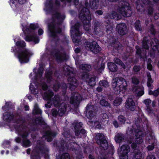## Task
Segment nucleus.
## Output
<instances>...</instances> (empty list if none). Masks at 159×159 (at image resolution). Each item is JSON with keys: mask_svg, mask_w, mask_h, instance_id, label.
Listing matches in <instances>:
<instances>
[{"mask_svg": "<svg viewBox=\"0 0 159 159\" xmlns=\"http://www.w3.org/2000/svg\"><path fill=\"white\" fill-rule=\"evenodd\" d=\"M85 48L90 50L92 52L97 54L101 51V48L99 47L98 44L95 42L92 43L87 42L84 44Z\"/></svg>", "mask_w": 159, "mask_h": 159, "instance_id": "nucleus-5", "label": "nucleus"}, {"mask_svg": "<svg viewBox=\"0 0 159 159\" xmlns=\"http://www.w3.org/2000/svg\"><path fill=\"white\" fill-rule=\"evenodd\" d=\"M58 114L57 111L53 109L52 110V115L53 116H56Z\"/></svg>", "mask_w": 159, "mask_h": 159, "instance_id": "nucleus-52", "label": "nucleus"}, {"mask_svg": "<svg viewBox=\"0 0 159 159\" xmlns=\"http://www.w3.org/2000/svg\"><path fill=\"white\" fill-rule=\"evenodd\" d=\"M68 81L70 85V88L72 90L75 89L78 85L77 82L74 77L69 78Z\"/></svg>", "mask_w": 159, "mask_h": 159, "instance_id": "nucleus-13", "label": "nucleus"}, {"mask_svg": "<svg viewBox=\"0 0 159 159\" xmlns=\"http://www.w3.org/2000/svg\"><path fill=\"white\" fill-rule=\"evenodd\" d=\"M113 124L117 128V127H118V123L116 121H113Z\"/></svg>", "mask_w": 159, "mask_h": 159, "instance_id": "nucleus-62", "label": "nucleus"}, {"mask_svg": "<svg viewBox=\"0 0 159 159\" xmlns=\"http://www.w3.org/2000/svg\"><path fill=\"white\" fill-rule=\"evenodd\" d=\"M54 106L58 107L59 106L58 103L59 102V98L58 96H55L52 102Z\"/></svg>", "mask_w": 159, "mask_h": 159, "instance_id": "nucleus-26", "label": "nucleus"}, {"mask_svg": "<svg viewBox=\"0 0 159 159\" xmlns=\"http://www.w3.org/2000/svg\"><path fill=\"white\" fill-rule=\"evenodd\" d=\"M147 148L149 150H151L153 149L154 148V146L153 145H150L148 146Z\"/></svg>", "mask_w": 159, "mask_h": 159, "instance_id": "nucleus-55", "label": "nucleus"}, {"mask_svg": "<svg viewBox=\"0 0 159 159\" xmlns=\"http://www.w3.org/2000/svg\"><path fill=\"white\" fill-rule=\"evenodd\" d=\"M157 40L156 39H152V43H151V46L152 47L153 49L155 50V49L156 48L159 52V45L157 46Z\"/></svg>", "mask_w": 159, "mask_h": 159, "instance_id": "nucleus-23", "label": "nucleus"}, {"mask_svg": "<svg viewBox=\"0 0 159 159\" xmlns=\"http://www.w3.org/2000/svg\"><path fill=\"white\" fill-rule=\"evenodd\" d=\"M66 105L64 103L62 102L59 106V114L62 116L66 111Z\"/></svg>", "mask_w": 159, "mask_h": 159, "instance_id": "nucleus-16", "label": "nucleus"}, {"mask_svg": "<svg viewBox=\"0 0 159 159\" xmlns=\"http://www.w3.org/2000/svg\"><path fill=\"white\" fill-rule=\"evenodd\" d=\"M147 76L148 78V81L147 82V85L148 87H150V88H152V84L153 82V81L152 80L151 76L150 74H148Z\"/></svg>", "mask_w": 159, "mask_h": 159, "instance_id": "nucleus-27", "label": "nucleus"}, {"mask_svg": "<svg viewBox=\"0 0 159 159\" xmlns=\"http://www.w3.org/2000/svg\"><path fill=\"white\" fill-rule=\"evenodd\" d=\"M30 144V142L28 140H25L23 141V146L27 147H29Z\"/></svg>", "mask_w": 159, "mask_h": 159, "instance_id": "nucleus-37", "label": "nucleus"}, {"mask_svg": "<svg viewBox=\"0 0 159 159\" xmlns=\"http://www.w3.org/2000/svg\"><path fill=\"white\" fill-rule=\"evenodd\" d=\"M99 5V0H90L89 6L93 9H97Z\"/></svg>", "mask_w": 159, "mask_h": 159, "instance_id": "nucleus-17", "label": "nucleus"}, {"mask_svg": "<svg viewBox=\"0 0 159 159\" xmlns=\"http://www.w3.org/2000/svg\"><path fill=\"white\" fill-rule=\"evenodd\" d=\"M48 28L50 32L51 33V35L52 36H55V35L54 29L53 26L52 27H50V26H48Z\"/></svg>", "mask_w": 159, "mask_h": 159, "instance_id": "nucleus-38", "label": "nucleus"}, {"mask_svg": "<svg viewBox=\"0 0 159 159\" xmlns=\"http://www.w3.org/2000/svg\"><path fill=\"white\" fill-rule=\"evenodd\" d=\"M99 85L104 88H107L109 86L108 82L105 80L100 81L99 82Z\"/></svg>", "mask_w": 159, "mask_h": 159, "instance_id": "nucleus-29", "label": "nucleus"}, {"mask_svg": "<svg viewBox=\"0 0 159 159\" xmlns=\"http://www.w3.org/2000/svg\"><path fill=\"white\" fill-rule=\"evenodd\" d=\"M92 107L91 106H88L86 107V109L87 110V115L88 117L91 119H92V118H93L94 115L93 113V111H91V112L89 111V109L92 108Z\"/></svg>", "mask_w": 159, "mask_h": 159, "instance_id": "nucleus-25", "label": "nucleus"}, {"mask_svg": "<svg viewBox=\"0 0 159 159\" xmlns=\"http://www.w3.org/2000/svg\"><path fill=\"white\" fill-rule=\"evenodd\" d=\"M134 70L135 72H138L140 70V67L139 66H134Z\"/></svg>", "mask_w": 159, "mask_h": 159, "instance_id": "nucleus-49", "label": "nucleus"}, {"mask_svg": "<svg viewBox=\"0 0 159 159\" xmlns=\"http://www.w3.org/2000/svg\"><path fill=\"white\" fill-rule=\"evenodd\" d=\"M133 91L134 93L137 94V95L139 96H141L144 93L143 88L142 87H139L138 86H135L133 88Z\"/></svg>", "mask_w": 159, "mask_h": 159, "instance_id": "nucleus-14", "label": "nucleus"}, {"mask_svg": "<svg viewBox=\"0 0 159 159\" xmlns=\"http://www.w3.org/2000/svg\"><path fill=\"white\" fill-rule=\"evenodd\" d=\"M122 101V98H116L114 102V104L116 106H118L120 105Z\"/></svg>", "mask_w": 159, "mask_h": 159, "instance_id": "nucleus-33", "label": "nucleus"}, {"mask_svg": "<svg viewBox=\"0 0 159 159\" xmlns=\"http://www.w3.org/2000/svg\"><path fill=\"white\" fill-rule=\"evenodd\" d=\"M125 106L126 107L131 111H134L135 109V104L131 98H129L127 100Z\"/></svg>", "mask_w": 159, "mask_h": 159, "instance_id": "nucleus-10", "label": "nucleus"}, {"mask_svg": "<svg viewBox=\"0 0 159 159\" xmlns=\"http://www.w3.org/2000/svg\"><path fill=\"white\" fill-rule=\"evenodd\" d=\"M132 82L133 84H137L139 83L138 80L136 77H133L132 78Z\"/></svg>", "mask_w": 159, "mask_h": 159, "instance_id": "nucleus-42", "label": "nucleus"}, {"mask_svg": "<svg viewBox=\"0 0 159 159\" xmlns=\"http://www.w3.org/2000/svg\"><path fill=\"white\" fill-rule=\"evenodd\" d=\"M100 104L103 106H108L110 105V104L108 102L104 99L100 101Z\"/></svg>", "mask_w": 159, "mask_h": 159, "instance_id": "nucleus-35", "label": "nucleus"}, {"mask_svg": "<svg viewBox=\"0 0 159 159\" xmlns=\"http://www.w3.org/2000/svg\"><path fill=\"white\" fill-rule=\"evenodd\" d=\"M140 127L139 126H137V129L134 130V134L136 136L135 142L138 144L141 143L143 141L142 137L143 134L142 132L140 130Z\"/></svg>", "mask_w": 159, "mask_h": 159, "instance_id": "nucleus-9", "label": "nucleus"}, {"mask_svg": "<svg viewBox=\"0 0 159 159\" xmlns=\"http://www.w3.org/2000/svg\"><path fill=\"white\" fill-rule=\"evenodd\" d=\"M82 100L81 96L79 94L75 93L73 97H71L70 99V102L71 104L77 105Z\"/></svg>", "mask_w": 159, "mask_h": 159, "instance_id": "nucleus-11", "label": "nucleus"}, {"mask_svg": "<svg viewBox=\"0 0 159 159\" xmlns=\"http://www.w3.org/2000/svg\"><path fill=\"white\" fill-rule=\"evenodd\" d=\"M31 159H39V157L36 156H31Z\"/></svg>", "mask_w": 159, "mask_h": 159, "instance_id": "nucleus-64", "label": "nucleus"}, {"mask_svg": "<svg viewBox=\"0 0 159 159\" xmlns=\"http://www.w3.org/2000/svg\"><path fill=\"white\" fill-rule=\"evenodd\" d=\"M118 119L121 124L125 123V118L124 116H119L118 117Z\"/></svg>", "mask_w": 159, "mask_h": 159, "instance_id": "nucleus-39", "label": "nucleus"}, {"mask_svg": "<svg viewBox=\"0 0 159 159\" xmlns=\"http://www.w3.org/2000/svg\"><path fill=\"white\" fill-rule=\"evenodd\" d=\"M79 24L77 23L75 24L74 27H72L71 29V33L73 34V36H72V39L75 43H78L79 41L76 39V37L81 35L79 30Z\"/></svg>", "mask_w": 159, "mask_h": 159, "instance_id": "nucleus-8", "label": "nucleus"}, {"mask_svg": "<svg viewBox=\"0 0 159 159\" xmlns=\"http://www.w3.org/2000/svg\"><path fill=\"white\" fill-rule=\"evenodd\" d=\"M96 139L97 143L100 145L104 149H107V148L108 147V143L103 134H97L96 136Z\"/></svg>", "mask_w": 159, "mask_h": 159, "instance_id": "nucleus-7", "label": "nucleus"}, {"mask_svg": "<svg viewBox=\"0 0 159 159\" xmlns=\"http://www.w3.org/2000/svg\"><path fill=\"white\" fill-rule=\"evenodd\" d=\"M111 18L115 19H119L120 18V17L116 12H113L111 14Z\"/></svg>", "mask_w": 159, "mask_h": 159, "instance_id": "nucleus-34", "label": "nucleus"}, {"mask_svg": "<svg viewBox=\"0 0 159 159\" xmlns=\"http://www.w3.org/2000/svg\"><path fill=\"white\" fill-rule=\"evenodd\" d=\"M42 87L43 89L44 90H46L47 88V86L45 84H43L42 85Z\"/></svg>", "mask_w": 159, "mask_h": 159, "instance_id": "nucleus-61", "label": "nucleus"}, {"mask_svg": "<svg viewBox=\"0 0 159 159\" xmlns=\"http://www.w3.org/2000/svg\"><path fill=\"white\" fill-rule=\"evenodd\" d=\"M84 79H87V81H88V84L91 86H93L95 84V77H92L89 79V75L88 74H86L84 76Z\"/></svg>", "mask_w": 159, "mask_h": 159, "instance_id": "nucleus-15", "label": "nucleus"}, {"mask_svg": "<svg viewBox=\"0 0 159 159\" xmlns=\"http://www.w3.org/2000/svg\"><path fill=\"white\" fill-rule=\"evenodd\" d=\"M43 33V30L42 29H39L38 31V33L39 35L42 34Z\"/></svg>", "mask_w": 159, "mask_h": 159, "instance_id": "nucleus-60", "label": "nucleus"}, {"mask_svg": "<svg viewBox=\"0 0 159 159\" xmlns=\"http://www.w3.org/2000/svg\"><path fill=\"white\" fill-rule=\"evenodd\" d=\"M51 5L52 1L51 0H47L45 4L46 7L48 8L51 7Z\"/></svg>", "mask_w": 159, "mask_h": 159, "instance_id": "nucleus-40", "label": "nucleus"}, {"mask_svg": "<svg viewBox=\"0 0 159 159\" xmlns=\"http://www.w3.org/2000/svg\"><path fill=\"white\" fill-rule=\"evenodd\" d=\"M159 94V89H157L153 92V95L156 96Z\"/></svg>", "mask_w": 159, "mask_h": 159, "instance_id": "nucleus-50", "label": "nucleus"}, {"mask_svg": "<svg viewBox=\"0 0 159 159\" xmlns=\"http://www.w3.org/2000/svg\"><path fill=\"white\" fill-rule=\"evenodd\" d=\"M119 6L118 11L119 13L125 17H129L131 14V11L129 4L126 2H123Z\"/></svg>", "mask_w": 159, "mask_h": 159, "instance_id": "nucleus-3", "label": "nucleus"}, {"mask_svg": "<svg viewBox=\"0 0 159 159\" xmlns=\"http://www.w3.org/2000/svg\"><path fill=\"white\" fill-rule=\"evenodd\" d=\"M151 101L149 99H147L144 101L143 102L146 105H148L151 103Z\"/></svg>", "mask_w": 159, "mask_h": 159, "instance_id": "nucleus-46", "label": "nucleus"}, {"mask_svg": "<svg viewBox=\"0 0 159 159\" xmlns=\"http://www.w3.org/2000/svg\"><path fill=\"white\" fill-rule=\"evenodd\" d=\"M130 151V148L126 145H122L118 150L120 159H128V153Z\"/></svg>", "mask_w": 159, "mask_h": 159, "instance_id": "nucleus-6", "label": "nucleus"}, {"mask_svg": "<svg viewBox=\"0 0 159 159\" xmlns=\"http://www.w3.org/2000/svg\"><path fill=\"white\" fill-rule=\"evenodd\" d=\"M51 72H50L48 75H46V77L47 78V80H50L51 78Z\"/></svg>", "mask_w": 159, "mask_h": 159, "instance_id": "nucleus-54", "label": "nucleus"}, {"mask_svg": "<svg viewBox=\"0 0 159 159\" xmlns=\"http://www.w3.org/2000/svg\"><path fill=\"white\" fill-rule=\"evenodd\" d=\"M116 29L118 30L119 33L121 35L125 34L127 32L126 26L124 23L117 25Z\"/></svg>", "mask_w": 159, "mask_h": 159, "instance_id": "nucleus-12", "label": "nucleus"}, {"mask_svg": "<svg viewBox=\"0 0 159 159\" xmlns=\"http://www.w3.org/2000/svg\"><path fill=\"white\" fill-rule=\"evenodd\" d=\"M115 140L117 143H120L124 139V136L121 134H118L115 137Z\"/></svg>", "mask_w": 159, "mask_h": 159, "instance_id": "nucleus-22", "label": "nucleus"}, {"mask_svg": "<svg viewBox=\"0 0 159 159\" xmlns=\"http://www.w3.org/2000/svg\"><path fill=\"white\" fill-rule=\"evenodd\" d=\"M143 47L146 49H148V46L147 45V43L146 42L143 41Z\"/></svg>", "mask_w": 159, "mask_h": 159, "instance_id": "nucleus-48", "label": "nucleus"}, {"mask_svg": "<svg viewBox=\"0 0 159 159\" xmlns=\"http://www.w3.org/2000/svg\"><path fill=\"white\" fill-rule=\"evenodd\" d=\"M61 159H70L69 154L66 153L63 154L61 157Z\"/></svg>", "mask_w": 159, "mask_h": 159, "instance_id": "nucleus-43", "label": "nucleus"}, {"mask_svg": "<svg viewBox=\"0 0 159 159\" xmlns=\"http://www.w3.org/2000/svg\"><path fill=\"white\" fill-rule=\"evenodd\" d=\"M25 45V42L23 41L17 42L16 43V45L19 47H24Z\"/></svg>", "mask_w": 159, "mask_h": 159, "instance_id": "nucleus-36", "label": "nucleus"}, {"mask_svg": "<svg viewBox=\"0 0 159 159\" xmlns=\"http://www.w3.org/2000/svg\"><path fill=\"white\" fill-rule=\"evenodd\" d=\"M92 122V124L91 125L92 126H94L97 128L99 129V128H100L101 125L99 124H98V122H95L93 123V121Z\"/></svg>", "mask_w": 159, "mask_h": 159, "instance_id": "nucleus-41", "label": "nucleus"}, {"mask_svg": "<svg viewBox=\"0 0 159 159\" xmlns=\"http://www.w3.org/2000/svg\"><path fill=\"white\" fill-rule=\"evenodd\" d=\"M56 135L55 133H52L48 131L45 134L46 138L48 142L51 141L52 140V137H53Z\"/></svg>", "mask_w": 159, "mask_h": 159, "instance_id": "nucleus-20", "label": "nucleus"}, {"mask_svg": "<svg viewBox=\"0 0 159 159\" xmlns=\"http://www.w3.org/2000/svg\"><path fill=\"white\" fill-rule=\"evenodd\" d=\"M135 28L137 30L140 31L141 30V28L139 24H137L136 23L135 25Z\"/></svg>", "mask_w": 159, "mask_h": 159, "instance_id": "nucleus-51", "label": "nucleus"}, {"mask_svg": "<svg viewBox=\"0 0 159 159\" xmlns=\"http://www.w3.org/2000/svg\"><path fill=\"white\" fill-rule=\"evenodd\" d=\"M25 39L28 41H33L35 43H37L39 41L38 38L32 36H27L25 38Z\"/></svg>", "mask_w": 159, "mask_h": 159, "instance_id": "nucleus-18", "label": "nucleus"}, {"mask_svg": "<svg viewBox=\"0 0 159 159\" xmlns=\"http://www.w3.org/2000/svg\"><path fill=\"white\" fill-rule=\"evenodd\" d=\"M53 95V94L52 92L50 91H49L48 93H44L43 97L45 100H48Z\"/></svg>", "mask_w": 159, "mask_h": 159, "instance_id": "nucleus-24", "label": "nucleus"}, {"mask_svg": "<svg viewBox=\"0 0 159 159\" xmlns=\"http://www.w3.org/2000/svg\"><path fill=\"white\" fill-rule=\"evenodd\" d=\"M33 112L34 113L40 114L41 113V111L39 109L38 106L35 104L34 106Z\"/></svg>", "mask_w": 159, "mask_h": 159, "instance_id": "nucleus-32", "label": "nucleus"}, {"mask_svg": "<svg viewBox=\"0 0 159 159\" xmlns=\"http://www.w3.org/2000/svg\"><path fill=\"white\" fill-rule=\"evenodd\" d=\"M114 61L116 64L120 65L123 69H125L126 67L125 65L118 58H115Z\"/></svg>", "mask_w": 159, "mask_h": 159, "instance_id": "nucleus-28", "label": "nucleus"}, {"mask_svg": "<svg viewBox=\"0 0 159 159\" xmlns=\"http://www.w3.org/2000/svg\"><path fill=\"white\" fill-rule=\"evenodd\" d=\"M56 16L58 20H62L64 19L65 18L64 16H61L59 14H57Z\"/></svg>", "mask_w": 159, "mask_h": 159, "instance_id": "nucleus-44", "label": "nucleus"}, {"mask_svg": "<svg viewBox=\"0 0 159 159\" xmlns=\"http://www.w3.org/2000/svg\"><path fill=\"white\" fill-rule=\"evenodd\" d=\"M133 159H140L142 156L140 152L138 150H135L133 154Z\"/></svg>", "mask_w": 159, "mask_h": 159, "instance_id": "nucleus-19", "label": "nucleus"}, {"mask_svg": "<svg viewBox=\"0 0 159 159\" xmlns=\"http://www.w3.org/2000/svg\"><path fill=\"white\" fill-rule=\"evenodd\" d=\"M33 54V52L27 49H24L19 53L18 57L19 61L21 63L27 62L29 58Z\"/></svg>", "mask_w": 159, "mask_h": 159, "instance_id": "nucleus-4", "label": "nucleus"}, {"mask_svg": "<svg viewBox=\"0 0 159 159\" xmlns=\"http://www.w3.org/2000/svg\"><path fill=\"white\" fill-rule=\"evenodd\" d=\"M12 118V116L8 113H6L3 116V119L7 121L8 120H11Z\"/></svg>", "mask_w": 159, "mask_h": 159, "instance_id": "nucleus-31", "label": "nucleus"}, {"mask_svg": "<svg viewBox=\"0 0 159 159\" xmlns=\"http://www.w3.org/2000/svg\"><path fill=\"white\" fill-rule=\"evenodd\" d=\"M136 48L137 49V54H139L141 52L140 49L138 47H137Z\"/></svg>", "mask_w": 159, "mask_h": 159, "instance_id": "nucleus-59", "label": "nucleus"}, {"mask_svg": "<svg viewBox=\"0 0 159 159\" xmlns=\"http://www.w3.org/2000/svg\"><path fill=\"white\" fill-rule=\"evenodd\" d=\"M127 84L125 79L122 78H116L112 80V86L115 91L125 92Z\"/></svg>", "mask_w": 159, "mask_h": 159, "instance_id": "nucleus-1", "label": "nucleus"}, {"mask_svg": "<svg viewBox=\"0 0 159 159\" xmlns=\"http://www.w3.org/2000/svg\"><path fill=\"white\" fill-rule=\"evenodd\" d=\"M107 65L109 69L111 71L115 72L117 70V66L113 63H108Z\"/></svg>", "mask_w": 159, "mask_h": 159, "instance_id": "nucleus-21", "label": "nucleus"}, {"mask_svg": "<svg viewBox=\"0 0 159 159\" xmlns=\"http://www.w3.org/2000/svg\"><path fill=\"white\" fill-rule=\"evenodd\" d=\"M147 159H155V157L152 155L148 156Z\"/></svg>", "mask_w": 159, "mask_h": 159, "instance_id": "nucleus-53", "label": "nucleus"}, {"mask_svg": "<svg viewBox=\"0 0 159 159\" xmlns=\"http://www.w3.org/2000/svg\"><path fill=\"white\" fill-rule=\"evenodd\" d=\"M80 67L81 69L87 71L91 69L90 66L87 64H82L80 66Z\"/></svg>", "mask_w": 159, "mask_h": 159, "instance_id": "nucleus-30", "label": "nucleus"}, {"mask_svg": "<svg viewBox=\"0 0 159 159\" xmlns=\"http://www.w3.org/2000/svg\"><path fill=\"white\" fill-rule=\"evenodd\" d=\"M32 80L31 81V83L30 84V90L32 92V93H34V88H33L32 87V86H33L32 85V84H33V83H32ZM33 84H35L34 83H33Z\"/></svg>", "mask_w": 159, "mask_h": 159, "instance_id": "nucleus-47", "label": "nucleus"}, {"mask_svg": "<svg viewBox=\"0 0 159 159\" xmlns=\"http://www.w3.org/2000/svg\"><path fill=\"white\" fill-rule=\"evenodd\" d=\"M80 18L82 20L85 30H89L90 26L89 23L91 17L88 9L84 8L83 9L80 14Z\"/></svg>", "mask_w": 159, "mask_h": 159, "instance_id": "nucleus-2", "label": "nucleus"}, {"mask_svg": "<svg viewBox=\"0 0 159 159\" xmlns=\"http://www.w3.org/2000/svg\"><path fill=\"white\" fill-rule=\"evenodd\" d=\"M151 59H149L148 60L147 67L150 70H151L152 68V65L150 64V63L151 62Z\"/></svg>", "mask_w": 159, "mask_h": 159, "instance_id": "nucleus-45", "label": "nucleus"}, {"mask_svg": "<svg viewBox=\"0 0 159 159\" xmlns=\"http://www.w3.org/2000/svg\"><path fill=\"white\" fill-rule=\"evenodd\" d=\"M133 132L131 129H129L127 130V133L128 134H131Z\"/></svg>", "mask_w": 159, "mask_h": 159, "instance_id": "nucleus-57", "label": "nucleus"}, {"mask_svg": "<svg viewBox=\"0 0 159 159\" xmlns=\"http://www.w3.org/2000/svg\"><path fill=\"white\" fill-rule=\"evenodd\" d=\"M36 28V26L33 24H31L30 25V28L33 30L35 29Z\"/></svg>", "mask_w": 159, "mask_h": 159, "instance_id": "nucleus-58", "label": "nucleus"}, {"mask_svg": "<svg viewBox=\"0 0 159 159\" xmlns=\"http://www.w3.org/2000/svg\"><path fill=\"white\" fill-rule=\"evenodd\" d=\"M43 70V68H41V69L40 70V72L39 73V74L37 75V77H38L39 76V77H40V76H42Z\"/></svg>", "mask_w": 159, "mask_h": 159, "instance_id": "nucleus-56", "label": "nucleus"}, {"mask_svg": "<svg viewBox=\"0 0 159 159\" xmlns=\"http://www.w3.org/2000/svg\"><path fill=\"white\" fill-rule=\"evenodd\" d=\"M96 12L98 15H101L102 14V12L101 10L97 11Z\"/></svg>", "mask_w": 159, "mask_h": 159, "instance_id": "nucleus-63", "label": "nucleus"}]
</instances>
